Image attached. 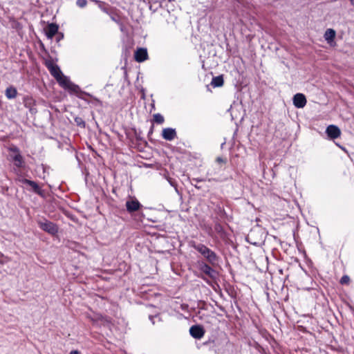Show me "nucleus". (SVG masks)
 Here are the masks:
<instances>
[{"instance_id": "nucleus-1", "label": "nucleus", "mask_w": 354, "mask_h": 354, "mask_svg": "<svg viewBox=\"0 0 354 354\" xmlns=\"http://www.w3.org/2000/svg\"><path fill=\"white\" fill-rule=\"evenodd\" d=\"M191 246L198 252L205 260L212 266H215L218 261V257L211 249L202 243H198L194 241L190 243Z\"/></svg>"}, {"instance_id": "nucleus-2", "label": "nucleus", "mask_w": 354, "mask_h": 354, "mask_svg": "<svg viewBox=\"0 0 354 354\" xmlns=\"http://www.w3.org/2000/svg\"><path fill=\"white\" fill-rule=\"evenodd\" d=\"M246 241L252 245L259 246L264 241L262 230L259 227L252 229L246 236Z\"/></svg>"}, {"instance_id": "nucleus-3", "label": "nucleus", "mask_w": 354, "mask_h": 354, "mask_svg": "<svg viewBox=\"0 0 354 354\" xmlns=\"http://www.w3.org/2000/svg\"><path fill=\"white\" fill-rule=\"evenodd\" d=\"M10 160L14 162L17 168H22L25 166V161L21 156L19 149L16 146H12L8 149Z\"/></svg>"}, {"instance_id": "nucleus-4", "label": "nucleus", "mask_w": 354, "mask_h": 354, "mask_svg": "<svg viewBox=\"0 0 354 354\" xmlns=\"http://www.w3.org/2000/svg\"><path fill=\"white\" fill-rule=\"evenodd\" d=\"M18 181L24 185L30 187V188H28L27 187H26L28 191H32L34 193L40 196L41 197L45 198L44 191L41 189V187L35 181L24 178L21 176H19Z\"/></svg>"}, {"instance_id": "nucleus-5", "label": "nucleus", "mask_w": 354, "mask_h": 354, "mask_svg": "<svg viewBox=\"0 0 354 354\" xmlns=\"http://www.w3.org/2000/svg\"><path fill=\"white\" fill-rule=\"evenodd\" d=\"M56 80L57 81L59 84L64 89H66L75 93L82 92L80 88L77 85L72 83L69 78L64 75L63 74L60 76V77H58V79H57Z\"/></svg>"}, {"instance_id": "nucleus-6", "label": "nucleus", "mask_w": 354, "mask_h": 354, "mask_svg": "<svg viewBox=\"0 0 354 354\" xmlns=\"http://www.w3.org/2000/svg\"><path fill=\"white\" fill-rule=\"evenodd\" d=\"M38 225L40 229L51 235H55L58 232L57 225L48 220L44 219L43 221H39Z\"/></svg>"}, {"instance_id": "nucleus-7", "label": "nucleus", "mask_w": 354, "mask_h": 354, "mask_svg": "<svg viewBox=\"0 0 354 354\" xmlns=\"http://www.w3.org/2000/svg\"><path fill=\"white\" fill-rule=\"evenodd\" d=\"M198 267L199 270L212 279L216 278L218 272L205 261H198Z\"/></svg>"}, {"instance_id": "nucleus-8", "label": "nucleus", "mask_w": 354, "mask_h": 354, "mask_svg": "<svg viewBox=\"0 0 354 354\" xmlns=\"http://www.w3.org/2000/svg\"><path fill=\"white\" fill-rule=\"evenodd\" d=\"M293 104L298 109L304 108L307 102L306 96L303 93H297L292 98Z\"/></svg>"}, {"instance_id": "nucleus-9", "label": "nucleus", "mask_w": 354, "mask_h": 354, "mask_svg": "<svg viewBox=\"0 0 354 354\" xmlns=\"http://www.w3.org/2000/svg\"><path fill=\"white\" fill-rule=\"evenodd\" d=\"M189 333L194 338L199 339L204 336L205 330L200 325H194L190 327Z\"/></svg>"}, {"instance_id": "nucleus-10", "label": "nucleus", "mask_w": 354, "mask_h": 354, "mask_svg": "<svg viewBox=\"0 0 354 354\" xmlns=\"http://www.w3.org/2000/svg\"><path fill=\"white\" fill-rule=\"evenodd\" d=\"M141 207L142 205L136 198H131L126 202V208L129 213H132L136 211H138Z\"/></svg>"}, {"instance_id": "nucleus-11", "label": "nucleus", "mask_w": 354, "mask_h": 354, "mask_svg": "<svg viewBox=\"0 0 354 354\" xmlns=\"http://www.w3.org/2000/svg\"><path fill=\"white\" fill-rule=\"evenodd\" d=\"M326 133L330 139H335L340 136L341 131L339 128L335 125L330 124L327 127Z\"/></svg>"}, {"instance_id": "nucleus-12", "label": "nucleus", "mask_w": 354, "mask_h": 354, "mask_svg": "<svg viewBox=\"0 0 354 354\" xmlns=\"http://www.w3.org/2000/svg\"><path fill=\"white\" fill-rule=\"evenodd\" d=\"M134 57L136 62H142L148 59L147 50L145 48H138L134 54Z\"/></svg>"}, {"instance_id": "nucleus-13", "label": "nucleus", "mask_w": 354, "mask_h": 354, "mask_svg": "<svg viewBox=\"0 0 354 354\" xmlns=\"http://www.w3.org/2000/svg\"><path fill=\"white\" fill-rule=\"evenodd\" d=\"M59 26L56 24H48L45 28V34L48 39H52L58 32Z\"/></svg>"}, {"instance_id": "nucleus-14", "label": "nucleus", "mask_w": 354, "mask_h": 354, "mask_svg": "<svg viewBox=\"0 0 354 354\" xmlns=\"http://www.w3.org/2000/svg\"><path fill=\"white\" fill-rule=\"evenodd\" d=\"M162 136L165 140L171 141L176 137V131L173 128H165L162 131Z\"/></svg>"}, {"instance_id": "nucleus-15", "label": "nucleus", "mask_w": 354, "mask_h": 354, "mask_svg": "<svg viewBox=\"0 0 354 354\" xmlns=\"http://www.w3.org/2000/svg\"><path fill=\"white\" fill-rule=\"evenodd\" d=\"M336 35V32L332 28H328L326 30L324 37L328 44L333 46L335 44L334 39Z\"/></svg>"}, {"instance_id": "nucleus-16", "label": "nucleus", "mask_w": 354, "mask_h": 354, "mask_svg": "<svg viewBox=\"0 0 354 354\" xmlns=\"http://www.w3.org/2000/svg\"><path fill=\"white\" fill-rule=\"evenodd\" d=\"M48 68L50 74L55 78V80L58 79V77H60V76L63 74L59 67L57 65H48Z\"/></svg>"}, {"instance_id": "nucleus-17", "label": "nucleus", "mask_w": 354, "mask_h": 354, "mask_svg": "<svg viewBox=\"0 0 354 354\" xmlns=\"http://www.w3.org/2000/svg\"><path fill=\"white\" fill-rule=\"evenodd\" d=\"M24 106L30 109V111L31 113L35 112L36 109L34 107L35 106V100L32 99V97L30 96H26L24 98Z\"/></svg>"}, {"instance_id": "nucleus-18", "label": "nucleus", "mask_w": 354, "mask_h": 354, "mask_svg": "<svg viewBox=\"0 0 354 354\" xmlns=\"http://www.w3.org/2000/svg\"><path fill=\"white\" fill-rule=\"evenodd\" d=\"M5 95L6 97L9 100L14 99L17 95V91L16 88H15L12 86H10L6 89Z\"/></svg>"}, {"instance_id": "nucleus-19", "label": "nucleus", "mask_w": 354, "mask_h": 354, "mask_svg": "<svg viewBox=\"0 0 354 354\" xmlns=\"http://www.w3.org/2000/svg\"><path fill=\"white\" fill-rule=\"evenodd\" d=\"M224 83V80L223 76L219 75L216 77H214L211 82V85L214 87H220L223 86Z\"/></svg>"}, {"instance_id": "nucleus-20", "label": "nucleus", "mask_w": 354, "mask_h": 354, "mask_svg": "<svg viewBox=\"0 0 354 354\" xmlns=\"http://www.w3.org/2000/svg\"><path fill=\"white\" fill-rule=\"evenodd\" d=\"M153 120L157 124H162L164 122V117L160 113L153 115Z\"/></svg>"}, {"instance_id": "nucleus-21", "label": "nucleus", "mask_w": 354, "mask_h": 354, "mask_svg": "<svg viewBox=\"0 0 354 354\" xmlns=\"http://www.w3.org/2000/svg\"><path fill=\"white\" fill-rule=\"evenodd\" d=\"M74 120L78 127H80L82 128L85 127V122L81 117H75Z\"/></svg>"}, {"instance_id": "nucleus-22", "label": "nucleus", "mask_w": 354, "mask_h": 354, "mask_svg": "<svg viewBox=\"0 0 354 354\" xmlns=\"http://www.w3.org/2000/svg\"><path fill=\"white\" fill-rule=\"evenodd\" d=\"M339 282L342 285H348L350 283V277L348 275H344Z\"/></svg>"}, {"instance_id": "nucleus-23", "label": "nucleus", "mask_w": 354, "mask_h": 354, "mask_svg": "<svg viewBox=\"0 0 354 354\" xmlns=\"http://www.w3.org/2000/svg\"><path fill=\"white\" fill-rule=\"evenodd\" d=\"M167 180H168L169 183L170 184V185L174 187L175 190H176V192L177 193H178V188H177V183H176V181L174 179L171 178H167Z\"/></svg>"}, {"instance_id": "nucleus-24", "label": "nucleus", "mask_w": 354, "mask_h": 354, "mask_svg": "<svg viewBox=\"0 0 354 354\" xmlns=\"http://www.w3.org/2000/svg\"><path fill=\"white\" fill-rule=\"evenodd\" d=\"M76 5L78 7L83 8L86 6L87 1L86 0H77Z\"/></svg>"}, {"instance_id": "nucleus-25", "label": "nucleus", "mask_w": 354, "mask_h": 354, "mask_svg": "<svg viewBox=\"0 0 354 354\" xmlns=\"http://www.w3.org/2000/svg\"><path fill=\"white\" fill-rule=\"evenodd\" d=\"M8 261L7 257L0 252V264H4Z\"/></svg>"}, {"instance_id": "nucleus-26", "label": "nucleus", "mask_w": 354, "mask_h": 354, "mask_svg": "<svg viewBox=\"0 0 354 354\" xmlns=\"http://www.w3.org/2000/svg\"><path fill=\"white\" fill-rule=\"evenodd\" d=\"M192 182H194H194H196V183H199V182H203V181H205V179H203V178H193V179L192 180Z\"/></svg>"}, {"instance_id": "nucleus-27", "label": "nucleus", "mask_w": 354, "mask_h": 354, "mask_svg": "<svg viewBox=\"0 0 354 354\" xmlns=\"http://www.w3.org/2000/svg\"><path fill=\"white\" fill-rule=\"evenodd\" d=\"M191 184L194 185L197 189H201V187L198 185V184H194L193 182H191Z\"/></svg>"}, {"instance_id": "nucleus-28", "label": "nucleus", "mask_w": 354, "mask_h": 354, "mask_svg": "<svg viewBox=\"0 0 354 354\" xmlns=\"http://www.w3.org/2000/svg\"><path fill=\"white\" fill-rule=\"evenodd\" d=\"M216 162H224L225 160L221 157H218L216 158Z\"/></svg>"}, {"instance_id": "nucleus-29", "label": "nucleus", "mask_w": 354, "mask_h": 354, "mask_svg": "<svg viewBox=\"0 0 354 354\" xmlns=\"http://www.w3.org/2000/svg\"><path fill=\"white\" fill-rule=\"evenodd\" d=\"M69 354H80V353L77 351H72Z\"/></svg>"}, {"instance_id": "nucleus-30", "label": "nucleus", "mask_w": 354, "mask_h": 354, "mask_svg": "<svg viewBox=\"0 0 354 354\" xmlns=\"http://www.w3.org/2000/svg\"><path fill=\"white\" fill-rule=\"evenodd\" d=\"M64 37V35L63 34H60V35L57 38V40L59 41L60 39H62V38Z\"/></svg>"}, {"instance_id": "nucleus-31", "label": "nucleus", "mask_w": 354, "mask_h": 354, "mask_svg": "<svg viewBox=\"0 0 354 354\" xmlns=\"http://www.w3.org/2000/svg\"><path fill=\"white\" fill-rule=\"evenodd\" d=\"M153 318H154V317H153V316H151V315L149 316V319H150V320L152 322V324H154V322L153 321Z\"/></svg>"}, {"instance_id": "nucleus-32", "label": "nucleus", "mask_w": 354, "mask_h": 354, "mask_svg": "<svg viewBox=\"0 0 354 354\" xmlns=\"http://www.w3.org/2000/svg\"><path fill=\"white\" fill-rule=\"evenodd\" d=\"M95 100L98 104H101V102H100L99 100H97V99H95Z\"/></svg>"}, {"instance_id": "nucleus-33", "label": "nucleus", "mask_w": 354, "mask_h": 354, "mask_svg": "<svg viewBox=\"0 0 354 354\" xmlns=\"http://www.w3.org/2000/svg\"><path fill=\"white\" fill-rule=\"evenodd\" d=\"M351 1V3L354 6V0H350Z\"/></svg>"}]
</instances>
